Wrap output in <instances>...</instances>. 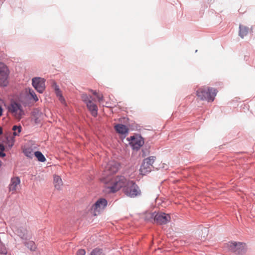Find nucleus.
<instances>
[{"mask_svg":"<svg viewBox=\"0 0 255 255\" xmlns=\"http://www.w3.org/2000/svg\"><path fill=\"white\" fill-rule=\"evenodd\" d=\"M119 168V164L115 161H110L105 167L103 173V177L101 178V181L104 178L112 177L111 175L116 173Z\"/></svg>","mask_w":255,"mask_h":255,"instance_id":"obj_8","label":"nucleus"},{"mask_svg":"<svg viewBox=\"0 0 255 255\" xmlns=\"http://www.w3.org/2000/svg\"><path fill=\"white\" fill-rule=\"evenodd\" d=\"M3 109L2 107L0 106V117H1L2 115Z\"/></svg>","mask_w":255,"mask_h":255,"instance_id":"obj_30","label":"nucleus"},{"mask_svg":"<svg viewBox=\"0 0 255 255\" xmlns=\"http://www.w3.org/2000/svg\"><path fill=\"white\" fill-rule=\"evenodd\" d=\"M228 245L229 250L237 254L242 255L246 251V244L243 243L231 242Z\"/></svg>","mask_w":255,"mask_h":255,"instance_id":"obj_10","label":"nucleus"},{"mask_svg":"<svg viewBox=\"0 0 255 255\" xmlns=\"http://www.w3.org/2000/svg\"><path fill=\"white\" fill-rule=\"evenodd\" d=\"M97 99H98V101L99 102H101L103 101V96L102 95H97Z\"/></svg>","mask_w":255,"mask_h":255,"instance_id":"obj_29","label":"nucleus"},{"mask_svg":"<svg viewBox=\"0 0 255 255\" xmlns=\"http://www.w3.org/2000/svg\"><path fill=\"white\" fill-rule=\"evenodd\" d=\"M9 71L7 66L0 62V86H6L8 83Z\"/></svg>","mask_w":255,"mask_h":255,"instance_id":"obj_7","label":"nucleus"},{"mask_svg":"<svg viewBox=\"0 0 255 255\" xmlns=\"http://www.w3.org/2000/svg\"><path fill=\"white\" fill-rule=\"evenodd\" d=\"M90 255H105V254L102 250L96 248L92 251Z\"/></svg>","mask_w":255,"mask_h":255,"instance_id":"obj_23","label":"nucleus"},{"mask_svg":"<svg viewBox=\"0 0 255 255\" xmlns=\"http://www.w3.org/2000/svg\"><path fill=\"white\" fill-rule=\"evenodd\" d=\"M25 246L31 251H34L36 249L35 245L32 241H29L25 244Z\"/></svg>","mask_w":255,"mask_h":255,"instance_id":"obj_22","label":"nucleus"},{"mask_svg":"<svg viewBox=\"0 0 255 255\" xmlns=\"http://www.w3.org/2000/svg\"><path fill=\"white\" fill-rule=\"evenodd\" d=\"M34 154L38 161L40 162H44L46 160V158L41 152L35 151L34 152Z\"/></svg>","mask_w":255,"mask_h":255,"instance_id":"obj_19","label":"nucleus"},{"mask_svg":"<svg viewBox=\"0 0 255 255\" xmlns=\"http://www.w3.org/2000/svg\"><path fill=\"white\" fill-rule=\"evenodd\" d=\"M24 153L25 155L29 157H31L33 155V152L31 149L26 148L24 150Z\"/></svg>","mask_w":255,"mask_h":255,"instance_id":"obj_26","label":"nucleus"},{"mask_svg":"<svg viewBox=\"0 0 255 255\" xmlns=\"http://www.w3.org/2000/svg\"><path fill=\"white\" fill-rule=\"evenodd\" d=\"M92 92H93V95H96V96H97L98 95L96 91H92Z\"/></svg>","mask_w":255,"mask_h":255,"instance_id":"obj_32","label":"nucleus"},{"mask_svg":"<svg viewBox=\"0 0 255 255\" xmlns=\"http://www.w3.org/2000/svg\"><path fill=\"white\" fill-rule=\"evenodd\" d=\"M1 162L0 161V167L1 166Z\"/></svg>","mask_w":255,"mask_h":255,"instance_id":"obj_34","label":"nucleus"},{"mask_svg":"<svg viewBox=\"0 0 255 255\" xmlns=\"http://www.w3.org/2000/svg\"><path fill=\"white\" fill-rule=\"evenodd\" d=\"M2 133V130L1 128H0V135Z\"/></svg>","mask_w":255,"mask_h":255,"instance_id":"obj_33","label":"nucleus"},{"mask_svg":"<svg viewBox=\"0 0 255 255\" xmlns=\"http://www.w3.org/2000/svg\"><path fill=\"white\" fill-rule=\"evenodd\" d=\"M217 93L216 89L209 87H201L196 91V95L200 100L207 101L209 102L214 100Z\"/></svg>","mask_w":255,"mask_h":255,"instance_id":"obj_2","label":"nucleus"},{"mask_svg":"<svg viewBox=\"0 0 255 255\" xmlns=\"http://www.w3.org/2000/svg\"><path fill=\"white\" fill-rule=\"evenodd\" d=\"M170 221V215L164 213H157L154 217V221L160 225L165 224Z\"/></svg>","mask_w":255,"mask_h":255,"instance_id":"obj_13","label":"nucleus"},{"mask_svg":"<svg viewBox=\"0 0 255 255\" xmlns=\"http://www.w3.org/2000/svg\"><path fill=\"white\" fill-rule=\"evenodd\" d=\"M34 120H35V123H36V124H38V123H40V120H39L38 118H36Z\"/></svg>","mask_w":255,"mask_h":255,"instance_id":"obj_31","label":"nucleus"},{"mask_svg":"<svg viewBox=\"0 0 255 255\" xmlns=\"http://www.w3.org/2000/svg\"><path fill=\"white\" fill-rule=\"evenodd\" d=\"M16 232L17 235L21 239H27L28 231L26 228L24 227H20L16 230Z\"/></svg>","mask_w":255,"mask_h":255,"instance_id":"obj_16","label":"nucleus"},{"mask_svg":"<svg viewBox=\"0 0 255 255\" xmlns=\"http://www.w3.org/2000/svg\"><path fill=\"white\" fill-rule=\"evenodd\" d=\"M155 159L156 157L154 156L144 159L139 169L140 174L145 175L150 172L153 167V164Z\"/></svg>","mask_w":255,"mask_h":255,"instance_id":"obj_6","label":"nucleus"},{"mask_svg":"<svg viewBox=\"0 0 255 255\" xmlns=\"http://www.w3.org/2000/svg\"><path fill=\"white\" fill-rule=\"evenodd\" d=\"M4 150V146L2 144H0V156L3 157L5 154L3 152Z\"/></svg>","mask_w":255,"mask_h":255,"instance_id":"obj_27","label":"nucleus"},{"mask_svg":"<svg viewBox=\"0 0 255 255\" xmlns=\"http://www.w3.org/2000/svg\"><path fill=\"white\" fill-rule=\"evenodd\" d=\"M128 141L132 148L135 149H138L144 143L143 138L137 135L130 136Z\"/></svg>","mask_w":255,"mask_h":255,"instance_id":"obj_11","label":"nucleus"},{"mask_svg":"<svg viewBox=\"0 0 255 255\" xmlns=\"http://www.w3.org/2000/svg\"><path fill=\"white\" fill-rule=\"evenodd\" d=\"M21 127L14 126L12 127V130H13V134L14 136L18 135L19 133L21 132Z\"/></svg>","mask_w":255,"mask_h":255,"instance_id":"obj_20","label":"nucleus"},{"mask_svg":"<svg viewBox=\"0 0 255 255\" xmlns=\"http://www.w3.org/2000/svg\"><path fill=\"white\" fill-rule=\"evenodd\" d=\"M53 183L54 187L57 190H60L62 186H63V182L61 177L56 175H54L53 176Z\"/></svg>","mask_w":255,"mask_h":255,"instance_id":"obj_15","label":"nucleus"},{"mask_svg":"<svg viewBox=\"0 0 255 255\" xmlns=\"http://www.w3.org/2000/svg\"><path fill=\"white\" fill-rule=\"evenodd\" d=\"M6 139L8 145L11 147L14 142V137L12 135H9L7 137Z\"/></svg>","mask_w":255,"mask_h":255,"instance_id":"obj_24","label":"nucleus"},{"mask_svg":"<svg viewBox=\"0 0 255 255\" xmlns=\"http://www.w3.org/2000/svg\"><path fill=\"white\" fill-rule=\"evenodd\" d=\"M116 131L121 134H125L128 132V128L127 127L122 124H118L115 126Z\"/></svg>","mask_w":255,"mask_h":255,"instance_id":"obj_17","label":"nucleus"},{"mask_svg":"<svg viewBox=\"0 0 255 255\" xmlns=\"http://www.w3.org/2000/svg\"><path fill=\"white\" fill-rule=\"evenodd\" d=\"M29 94L30 95L31 97L33 98L34 102H37L38 101V98L36 95L35 94V92L33 91V90L31 89L29 90Z\"/></svg>","mask_w":255,"mask_h":255,"instance_id":"obj_25","label":"nucleus"},{"mask_svg":"<svg viewBox=\"0 0 255 255\" xmlns=\"http://www.w3.org/2000/svg\"><path fill=\"white\" fill-rule=\"evenodd\" d=\"M34 88L40 93H42L45 89V81L40 77H35L32 80Z\"/></svg>","mask_w":255,"mask_h":255,"instance_id":"obj_12","label":"nucleus"},{"mask_svg":"<svg viewBox=\"0 0 255 255\" xmlns=\"http://www.w3.org/2000/svg\"><path fill=\"white\" fill-rule=\"evenodd\" d=\"M124 192L126 195L130 197H136L140 193L138 187L135 183L133 181L129 180L124 189Z\"/></svg>","mask_w":255,"mask_h":255,"instance_id":"obj_5","label":"nucleus"},{"mask_svg":"<svg viewBox=\"0 0 255 255\" xmlns=\"http://www.w3.org/2000/svg\"><path fill=\"white\" fill-rule=\"evenodd\" d=\"M128 181V180L122 176L104 178L102 179V182L106 185V187L112 192H115L122 187L124 189Z\"/></svg>","mask_w":255,"mask_h":255,"instance_id":"obj_1","label":"nucleus"},{"mask_svg":"<svg viewBox=\"0 0 255 255\" xmlns=\"http://www.w3.org/2000/svg\"><path fill=\"white\" fill-rule=\"evenodd\" d=\"M249 32V28L242 25H240V31L239 35L242 37L244 38L247 36Z\"/></svg>","mask_w":255,"mask_h":255,"instance_id":"obj_18","label":"nucleus"},{"mask_svg":"<svg viewBox=\"0 0 255 255\" xmlns=\"http://www.w3.org/2000/svg\"><path fill=\"white\" fill-rule=\"evenodd\" d=\"M108 204L107 201L104 198L99 199L91 208V211L94 216H97L102 212Z\"/></svg>","mask_w":255,"mask_h":255,"instance_id":"obj_9","label":"nucleus"},{"mask_svg":"<svg viewBox=\"0 0 255 255\" xmlns=\"http://www.w3.org/2000/svg\"><path fill=\"white\" fill-rule=\"evenodd\" d=\"M55 93L57 96L59 98V100L61 101V103H63L65 102L64 99L62 96L61 91L58 88H55Z\"/></svg>","mask_w":255,"mask_h":255,"instance_id":"obj_21","label":"nucleus"},{"mask_svg":"<svg viewBox=\"0 0 255 255\" xmlns=\"http://www.w3.org/2000/svg\"><path fill=\"white\" fill-rule=\"evenodd\" d=\"M81 98L82 101L86 104L91 114L95 117H96L98 115V107L92 101V97L87 94H83Z\"/></svg>","mask_w":255,"mask_h":255,"instance_id":"obj_4","label":"nucleus"},{"mask_svg":"<svg viewBox=\"0 0 255 255\" xmlns=\"http://www.w3.org/2000/svg\"><path fill=\"white\" fill-rule=\"evenodd\" d=\"M20 183V180L18 177L11 178L10 184L8 186L9 191L12 194L16 193V190L18 189Z\"/></svg>","mask_w":255,"mask_h":255,"instance_id":"obj_14","label":"nucleus"},{"mask_svg":"<svg viewBox=\"0 0 255 255\" xmlns=\"http://www.w3.org/2000/svg\"><path fill=\"white\" fill-rule=\"evenodd\" d=\"M8 109L11 115L16 120H20L24 115L21 105L15 101L10 103Z\"/></svg>","mask_w":255,"mask_h":255,"instance_id":"obj_3","label":"nucleus"},{"mask_svg":"<svg viewBox=\"0 0 255 255\" xmlns=\"http://www.w3.org/2000/svg\"><path fill=\"white\" fill-rule=\"evenodd\" d=\"M85 254H86V251L84 250L80 249L77 251L76 255H85Z\"/></svg>","mask_w":255,"mask_h":255,"instance_id":"obj_28","label":"nucleus"}]
</instances>
